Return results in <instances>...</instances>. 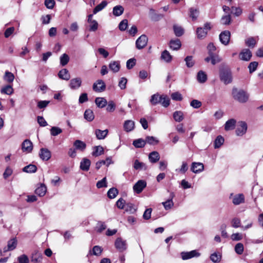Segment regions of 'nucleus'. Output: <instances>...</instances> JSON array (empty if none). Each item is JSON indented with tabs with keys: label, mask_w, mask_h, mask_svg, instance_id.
Instances as JSON below:
<instances>
[{
	"label": "nucleus",
	"mask_w": 263,
	"mask_h": 263,
	"mask_svg": "<svg viewBox=\"0 0 263 263\" xmlns=\"http://www.w3.org/2000/svg\"><path fill=\"white\" fill-rule=\"evenodd\" d=\"M219 78L221 81L227 85L232 83L233 76L232 71L228 66H222L219 70Z\"/></svg>",
	"instance_id": "f257e3e1"
},
{
	"label": "nucleus",
	"mask_w": 263,
	"mask_h": 263,
	"mask_svg": "<svg viewBox=\"0 0 263 263\" xmlns=\"http://www.w3.org/2000/svg\"><path fill=\"white\" fill-rule=\"evenodd\" d=\"M232 95L235 100L240 103H245L249 99V95L244 90L236 88L233 89Z\"/></svg>",
	"instance_id": "f03ea898"
},
{
	"label": "nucleus",
	"mask_w": 263,
	"mask_h": 263,
	"mask_svg": "<svg viewBox=\"0 0 263 263\" xmlns=\"http://www.w3.org/2000/svg\"><path fill=\"white\" fill-rule=\"evenodd\" d=\"M211 29V24L206 23L203 27H198L196 30V34L198 39H203L207 35L208 31Z\"/></svg>",
	"instance_id": "7ed1b4c3"
},
{
	"label": "nucleus",
	"mask_w": 263,
	"mask_h": 263,
	"mask_svg": "<svg viewBox=\"0 0 263 263\" xmlns=\"http://www.w3.org/2000/svg\"><path fill=\"white\" fill-rule=\"evenodd\" d=\"M231 224L232 226L234 228L240 227L242 229V230H246L252 227L253 222L252 221H250L246 226H241L240 225V219L238 218L235 217L232 219Z\"/></svg>",
	"instance_id": "20e7f679"
},
{
	"label": "nucleus",
	"mask_w": 263,
	"mask_h": 263,
	"mask_svg": "<svg viewBox=\"0 0 263 263\" xmlns=\"http://www.w3.org/2000/svg\"><path fill=\"white\" fill-rule=\"evenodd\" d=\"M148 38L144 35H141L136 42V45L137 48L138 49H141L145 47L147 43Z\"/></svg>",
	"instance_id": "39448f33"
},
{
	"label": "nucleus",
	"mask_w": 263,
	"mask_h": 263,
	"mask_svg": "<svg viewBox=\"0 0 263 263\" xmlns=\"http://www.w3.org/2000/svg\"><path fill=\"white\" fill-rule=\"evenodd\" d=\"M200 254L196 250H192L190 252H182L181 253V258L183 260H187L194 257H199Z\"/></svg>",
	"instance_id": "423d86ee"
},
{
	"label": "nucleus",
	"mask_w": 263,
	"mask_h": 263,
	"mask_svg": "<svg viewBox=\"0 0 263 263\" xmlns=\"http://www.w3.org/2000/svg\"><path fill=\"white\" fill-rule=\"evenodd\" d=\"M252 52L249 49H243L239 54V58L241 60L249 61L252 57Z\"/></svg>",
	"instance_id": "0eeeda50"
},
{
	"label": "nucleus",
	"mask_w": 263,
	"mask_h": 263,
	"mask_svg": "<svg viewBox=\"0 0 263 263\" xmlns=\"http://www.w3.org/2000/svg\"><path fill=\"white\" fill-rule=\"evenodd\" d=\"M115 246L117 249L120 252L125 251L127 248L126 242L121 238H117L115 242Z\"/></svg>",
	"instance_id": "6e6552de"
},
{
	"label": "nucleus",
	"mask_w": 263,
	"mask_h": 263,
	"mask_svg": "<svg viewBox=\"0 0 263 263\" xmlns=\"http://www.w3.org/2000/svg\"><path fill=\"white\" fill-rule=\"evenodd\" d=\"M146 186V181L143 180H140L135 184L133 186V190L137 194H139L142 192Z\"/></svg>",
	"instance_id": "1a4fd4ad"
},
{
	"label": "nucleus",
	"mask_w": 263,
	"mask_h": 263,
	"mask_svg": "<svg viewBox=\"0 0 263 263\" xmlns=\"http://www.w3.org/2000/svg\"><path fill=\"white\" fill-rule=\"evenodd\" d=\"M231 33L229 31H224L219 35V40L221 43L227 45L229 44L230 40Z\"/></svg>",
	"instance_id": "9d476101"
},
{
	"label": "nucleus",
	"mask_w": 263,
	"mask_h": 263,
	"mask_svg": "<svg viewBox=\"0 0 263 263\" xmlns=\"http://www.w3.org/2000/svg\"><path fill=\"white\" fill-rule=\"evenodd\" d=\"M40 158L43 161H48L51 157V152L46 148H42L39 152Z\"/></svg>",
	"instance_id": "9b49d317"
},
{
	"label": "nucleus",
	"mask_w": 263,
	"mask_h": 263,
	"mask_svg": "<svg viewBox=\"0 0 263 263\" xmlns=\"http://www.w3.org/2000/svg\"><path fill=\"white\" fill-rule=\"evenodd\" d=\"M204 170V165L201 162H193L191 165V170L195 174L202 172Z\"/></svg>",
	"instance_id": "f8f14e48"
},
{
	"label": "nucleus",
	"mask_w": 263,
	"mask_h": 263,
	"mask_svg": "<svg viewBox=\"0 0 263 263\" xmlns=\"http://www.w3.org/2000/svg\"><path fill=\"white\" fill-rule=\"evenodd\" d=\"M106 85L104 81L102 80H98L93 84V89L95 91L102 92L105 90Z\"/></svg>",
	"instance_id": "ddd939ff"
},
{
	"label": "nucleus",
	"mask_w": 263,
	"mask_h": 263,
	"mask_svg": "<svg viewBox=\"0 0 263 263\" xmlns=\"http://www.w3.org/2000/svg\"><path fill=\"white\" fill-rule=\"evenodd\" d=\"M22 149L24 152L29 153L33 149V144L30 140L26 139L22 144Z\"/></svg>",
	"instance_id": "4468645a"
},
{
	"label": "nucleus",
	"mask_w": 263,
	"mask_h": 263,
	"mask_svg": "<svg viewBox=\"0 0 263 263\" xmlns=\"http://www.w3.org/2000/svg\"><path fill=\"white\" fill-rule=\"evenodd\" d=\"M82 84V80L80 78L72 79L69 83V87L72 89H78Z\"/></svg>",
	"instance_id": "2eb2a0df"
},
{
	"label": "nucleus",
	"mask_w": 263,
	"mask_h": 263,
	"mask_svg": "<svg viewBox=\"0 0 263 263\" xmlns=\"http://www.w3.org/2000/svg\"><path fill=\"white\" fill-rule=\"evenodd\" d=\"M247 130V125L246 122L241 121L239 122V127H238L236 130V133L237 136H242L245 134Z\"/></svg>",
	"instance_id": "dca6fc26"
},
{
	"label": "nucleus",
	"mask_w": 263,
	"mask_h": 263,
	"mask_svg": "<svg viewBox=\"0 0 263 263\" xmlns=\"http://www.w3.org/2000/svg\"><path fill=\"white\" fill-rule=\"evenodd\" d=\"M42 255L41 253L37 251H34L31 257V260L34 263H42Z\"/></svg>",
	"instance_id": "f3484780"
},
{
	"label": "nucleus",
	"mask_w": 263,
	"mask_h": 263,
	"mask_svg": "<svg viewBox=\"0 0 263 263\" xmlns=\"http://www.w3.org/2000/svg\"><path fill=\"white\" fill-rule=\"evenodd\" d=\"M17 240L15 238H13L8 242L7 247L4 248V252H6L9 251L13 250L16 247Z\"/></svg>",
	"instance_id": "a211bd4d"
},
{
	"label": "nucleus",
	"mask_w": 263,
	"mask_h": 263,
	"mask_svg": "<svg viewBox=\"0 0 263 263\" xmlns=\"http://www.w3.org/2000/svg\"><path fill=\"white\" fill-rule=\"evenodd\" d=\"M175 195L173 193H171L170 195V199L166 200L165 202H163L162 204H163L164 209L166 210H168L171 209L174 205V203L173 201V199Z\"/></svg>",
	"instance_id": "6ab92c4d"
},
{
	"label": "nucleus",
	"mask_w": 263,
	"mask_h": 263,
	"mask_svg": "<svg viewBox=\"0 0 263 263\" xmlns=\"http://www.w3.org/2000/svg\"><path fill=\"white\" fill-rule=\"evenodd\" d=\"M91 164L90 161L87 158H83L80 163V168L84 171L89 170Z\"/></svg>",
	"instance_id": "aec40b11"
},
{
	"label": "nucleus",
	"mask_w": 263,
	"mask_h": 263,
	"mask_svg": "<svg viewBox=\"0 0 263 263\" xmlns=\"http://www.w3.org/2000/svg\"><path fill=\"white\" fill-rule=\"evenodd\" d=\"M109 68L113 72H118L120 69V64L119 61H111L109 64Z\"/></svg>",
	"instance_id": "412c9836"
},
{
	"label": "nucleus",
	"mask_w": 263,
	"mask_h": 263,
	"mask_svg": "<svg viewBox=\"0 0 263 263\" xmlns=\"http://www.w3.org/2000/svg\"><path fill=\"white\" fill-rule=\"evenodd\" d=\"M47 192V187L44 184H41L40 186L36 189L35 193L40 197L44 196Z\"/></svg>",
	"instance_id": "4be33fe9"
},
{
	"label": "nucleus",
	"mask_w": 263,
	"mask_h": 263,
	"mask_svg": "<svg viewBox=\"0 0 263 263\" xmlns=\"http://www.w3.org/2000/svg\"><path fill=\"white\" fill-rule=\"evenodd\" d=\"M108 133V130L107 129L102 130L97 129L95 131V135L98 139L101 140L104 139L107 136Z\"/></svg>",
	"instance_id": "5701e85b"
},
{
	"label": "nucleus",
	"mask_w": 263,
	"mask_h": 263,
	"mask_svg": "<svg viewBox=\"0 0 263 263\" xmlns=\"http://www.w3.org/2000/svg\"><path fill=\"white\" fill-rule=\"evenodd\" d=\"M123 126L126 132H130L134 128L135 122L132 120H126L125 121Z\"/></svg>",
	"instance_id": "b1692460"
},
{
	"label": "nucleus",
	"mask_w": 263,
	"mask_h": 263,
	"mask_svg": "<svg viewBox=\"0 0 263 263\" xmlns=\"http://www.w3.org/2000/svg\"><path fill=\"white\" fill-rule=\"evenodd\" d=\"M148 159L151 162L153 163H156L160 159V155L156 151H153L149 153Z\"/></svg>",
	"instance_id": "393cba45"
},
{
	"label": "nucleus",
	"mask_w": 263,
	"mask_h": 263,
	"mask_svg": "<svg viewBox=\"0 0 263 263\" xmlns=\"http://www.w3.org/2000/svg\"><path fill=\"white\" fill-rule=\"evenodd\" d=\"M95 103L96 105L99 108H103L107 104V100L105 98L101 97L96 98Z\"/></svg>",
	"instance_id": "a878e982"
},
{
	"label": "nucleus",
	"mask_w": 263,
	"mask_h": 263,
	"mask_svg": "<svg viewBox=\"0 0 263 263\" xmlns=\"http://www.w3.org/2000/svg\"><path fill=\"white\" fill-rule=\"evenodd\" d=\"M236 121L234 119H231L228 120L224 125V129L226 130H232L235 128Z\"/></svg>",
	"instance_id": "bb28decb"
},
{
	"label": "nucleus",
	"mask_w": 263,
	"mask_h": 263,
	"mask_svg": "<svg viewBox=\"0 0 263 263\" xmlns=\"http://www.w3.org/2000/svg\"><path fill=\"white\" fill-rule=\"evenodd\" d=\"M58 76L60 79L65 80H68L70 78V74L66 69H63L60 70L58 73Z\"/></svg>",
	"instance_id": "cd10ccee"
},
{
	"label": "nucleus",
	"mask_w": 263,
	"mask_h": 263,
	"mask_svg": "<svg viewBox=\"0 0 263 263\" xmlns=\"http://www.w3.org/2000/svg\"><path fill=\"white\" fill-rule=\"evenodd\" d=\"M124 8L121 5H117L113 8L112 13L116 16L121 15L124 12Z\"/></svg>",
	"instance_id": "c85d7f7f"
},
{
	"label": "nucleus",
	"mask_w": 263,
	"mask_h": 263,
	"mask_svg": "<svg viewBox=\"0 0 263 263\" xmlns=\"http://www.w3.org/2000/svg\"><path fill=\"white\" fill-rule=\"evenodd\" d=\"M162 95L160 96L158 93H156L152 96L150 99V102L153 105H156L161 102Z\"/></svg>",
	"instance_id": "c756f323"
},
{
	"label": "nucleus",
	"mask_w": 263,
	"mask_h": 263,
	"mask_svg": "<svg viewBox=\"0 0 263 263\" xmlns=\"http://www.w3.org/2000/svg\"><path fill=\"white\" fill-rule=\"evenodd\" d=\"M245 200L244 196L242 194L235 195L233 199V203L235 205H238L243 203Z\"/></svg>",
	"instance_id": "7c9ffc66"
},
{
	"label": "nucleus",
	"mask_w": 263,
	"mask_h": 263,
	"mask_svg": "<svg viewBox=\"0 0 263 263\" xmlns=\"http://www.w3.org/2000/svg\"><path fill=\"white\" fill-rule=\"evenodd\" d=\"M133 144L136 148H142L144 147L146 144V141L145 140L139 138L135 140L133 142Z\"/></svg>",
	"instance_id": "2f4dec72"
},
{
	"label": "nucleus",
	"mask_w": 263,
	"mask_h": 263,
	"mask_svg": "<svg viewBox=\"0 0 263 263\" xmlns=\"http://www.w3.org/2000/svg\"><path fill=\"white\" fill-rule=\"evenodd\" d=\"M181 45V42L179 39H176V40H172L170 43V48L173 50L179 49L180 48Z\"/></svg>",
	"instance_id": "473e14b6"
},
{
	"label": "nucleus",
	"mask_w": 263,
	"mask_h": 263,
	"mask_svg": "<svg viewBox=\"0 0 263 263\" xmlns=\"http://www.w3.org/2000/svg\"><path fill=\"white\" fill-rule=\"evenodd\" d=\"M84 118L88 121H91L94 119L95 116L92 110L86 109L84 114Z\"/></svg>",
	"instance_id": "72a5a7b5"
},
{
	"label": "nucleus",
	"mask_w": 263,
	"mask_h": 263,
	"mask_svg": "<svg viewBox=\"0 0 263 263\" xmlns=\"http://www.w3.org/2000/svg\"><path fill=\"white\" fill-rule=\"evenodd\" d=\"M189 15L193 21L196 20L199 15V10L198 9L192 7L189 9Z\"/></svg>",
	"instance_id": "f704fd0d"
},
{
	"label": "nucleus",
	"mask_w": 263,
	"mask_h": 263,
	"mask_svg": "<svg viewBox=\"0 0 263 263\" xmlns=\"http://www.w3.org/2000/svg\"><path fill=\"white\" fill-rule=\"evenodd\" d=\"M73 145L75 146L76 149L82 151H84L86 148V144L84 142L79 140H76L73 143Z\"/></svg>",
	"instance_id": "c9c22d12"
},
{
	"label": "nucleus",
	"mask_w": 263,
	"mask_h": 263,
	"mask_svg": "<svg viewBox=\"0 0 263 263\" xmlns=\"http://www.w3.org/2000/svg\"><path fill=\"white\" fill-rule=\"evenodd\" d=\"M197 79L199 83H204L207 80L206 74L203 71H199L197 76Z\"/></svg>",
	"instance_id": "e433bc0d"
},
{
	"label": "nucleus",
	"mask_w": 263,
	"mask_h": 263,
	"mask_svg": "<svg viewBox=\"0 0 263 263\" xmlns=\"http://www.w3.org/2000/svg\"><path fill=\"white\" fill-rule=\"evenodd\" d=\"M161 58L162 60L167 63L171 62L172 59L171 55L169 52L166 50L162 52Z\"/></svg>",
	"instance_id": "4c0bfd02"
},
{
	"label": "nucleus",
	"mask_w": 263,
	"mask_h": 263,
	"mask_svg": "<svg viewBox=\"0 0 263 263\" xmlns=\"http://www.w3.org/2000/svg\"><path fill=\"white\" fill-rule=\"evenodd\" d=\"M1 92L2 93L11 95L13 93V89L12 86L8 85L3 87L1 89Z\"/></svg>",
	"instance_id": "58836bf2"
},
{
	"label": "nucleus",
	"mask_w": 263,
	"mask_h": 263,
	"mask_svg": "<svg viewBox=\"0 0 263 263\" xmlns=\"http://www.w3.org/2000/svg\"><path fill=\"white\" fill-rule=\"evenodd\" d=\"M134 167L136 170H146L147 169L146 164L143 162H139L138 160L135 161Z\"/></svg>",
	"instance_id": "ea45409f"
},
{
	"label": "nucleus",
	"mask_w": 263,
	"mask_h": 263,
	"mask_svg": "<svg viewBox=\"0 0 263 263\" xmlns=\"http://www.w3.org/2000/svg\"><path fill=\"white\" fill-rule=\"evenodd\" d=\"M245 44L248 47L253 48L256 44L255 39L253 37H250L245 40Z\"/></svg>",
	"instance_id": "a19ab883"
},
{
	"label": "nucleus",
	"mask_w": 263,
	"mask_h": 263,
	"mask_svg": "<svg viewBox=\"0 0 263 263\" xmlns=\"http://www.w3.org/2000/svg\"><path fill=\"white\" fill-rule=\"evenodd\" d=\"M173 118L177 122H181L183 120V113L181 111H176L173 114Z\"/></svg>",
	"instance_id": "79ce46f5"
},
{
	"label": "nucleus",
	"mask_w": 263,
	"mask_h": 263,
	"mask_svg": "<svg viewBox=\"0 0 263 263\" xmlns=\"http://www.w3.org/2000/svg\"><path fill=\"white\" fill-rule=\"evenodd\" d=\"M37 167L35 165L29 164L27 166H25L23 171L28 173H35L36 171Z\"/></svg>",
	"instance_id": "37998d69"
},
{
	"label": "nucleus",
	"mask_w": 263,
	"mask_h": 263,
	"mask_svg": "<svg viewBox=\"0 0 263 263\" xmlns=\"http://www.w3.org/2000/svg\"><path fill=\"white\" fill-rule=\"evenodd\" d=\"M107 5V3L104 1H102L100 4L97 5L93 9V14H96L98 12L101 11L103 9H104Z\"/></svg>",
	"instance_id": "c03bdc74"
},
{
	"label": "nucleus",
	"mask_w": 263,
	"mask_h": 263,
	"mask_svg": "<svg viewBox=\"0 0 263 263\" xmlns=\"http://www.w3.org/2000/svg\"><path fill=\"white\" fill-rule=\"evenodd\" d=\"M118 194V191L116 188L115 187L110 189L107 192L108 197L110 199L115 198Z\"/></svg>",
	"instance_id": "a18cd8bd"
},
{
	"label": "nucleus",
	"mask_w": 263,
	"mask_h": 263,
	"mask_svg": "<svg viewBox=\"0 0 263 263\" xmlns=\"http://www.w3.org/2000/svg\"><path fill=\"white\" fill-rule=\"evenodd\" d=\"M173 29L174 33L177 36H180L183 35L184 33L183 29L181 27L178 25H174Z\"/></svg>",
	"instance_id": "49530a36"
},
{
	"label": "nucleus",
	"mask_w": 263,
	"mask_h": 263,
	"mask_svg": "<svg viewBox=\"0 0 263 263\" xmlns=\"http://www.w3.org/2000/svg\"><path fill=\"white\" fill-rule=\"evenodd\" d=\"M224 142V138L221 136H218L215 140L214 147L215 148H219Z\"/></svg>",
	"instance_id": "de8ad7c7"
},
{
	"label": "nucleus",
	"mask_w": 263,
	"mask_h": 263,
	"mask_svg": "<svg viewBox=\"0 0 263 263\" xmlns=\"http://www.w3.org/2000/svg\"><path fill=\"white\" fill-rule=\"evenodd\" d=\"M4 78L7 82L12 83L14 79V76L12 73L7 71L5 72Z\"/></svg>",
	"instance_id": "09e8293b"
},
{
	"label": "nucleus",
	"mask_w": 263,
	"mask_h": 263,
	"mask_svg": "<svg viewBox=\"0 0 263 263\" xmlns=\"http://www.w3.org/2000/svg\"><path fill=\"white\" fill-rule=\"evenodd\" d=\"M146 143L150 145H155L158 143L159 140L153 136H147L145 138Z\"/></svg>",
	"instance_id": "8fccbe9b"
},
{
	"label": "nucleus",
	"mask_w": 263,
	"mask_h": 263,
	"mask_svg": "<svg viewBox=\"0 0 263 263\" xmlns=\"http://www.w3.org/2000/svg\"><path fill=\"white\" fill-rule=\"evenodd\" d=\"M94 149L92 153V155L94 156H99L103 154L104 149L101 146H95Z\"/></svg>",
	"instance_id": "3c124183"
},
{
	"label": "nucleus",
	"mask_w": 263,
	"mask_h": 263,
	"mask_svg": "<svg viewBox=\"0 0 263 263\" xmlns=\"http://www.w3.org/2000/svg\"><path fill=\"white\" fill-rule=\"evenodd\" d=\"M160 103H161L163 107H167L170 104V100L166 96L162 95L161 102Z\"/></svg>",
	"instance_id": "603ef678"
},
{
	"label": "nucleus",
	"mask_w": 263,
	"mask_h": 263,
	"mask_svg": "<svg viewBox=\"0 0 263 263\" xmlns=\"http://www.w3.org/2000/svg\"><path fill=\"white\" fill-rule=\"evenodd\" d=\"M107 106L106 107V110L108 112H112L115 111L116 109V104L113 101H109L107 102Z\"/></svg>",
	"instance_id": "864d4df0"
},
{
	"label": "nucleus",
	"mask_w": 263,
	"mask_h": 263,
	"mask_svg": "<svg viewBox=\"0 0 263 263\" xmlns=\"http://www.w3.org/2000/svg\"><path fill=\"white\" fill-rule=\"evenodd\" d=\"M69 61V56L66 53H64L60 57V63L62 66L66 65L68 63Z\"/></svg>",
	"instance_id": "5fc2aeb1"
},
{
	"label": "nucleus",
	"mask_w": 263,
	"mask_h": 263,
	"mask_svg": "<svg viewBox=\"0 0 263 263\" xmlns=\"http://www.w3.org/2000/svg\"><path fill=\"white\" fill-rule=\"evenodd\" d=\"M244 250L243 245L241 243H238L236 245L235 247V252L241 255L242 254Z\"/></svg>",
	"instance_id": "6e6d98bb"
},
{
	"label": "nucleus",
	"mask_w": 263,
	"mask_h": 263,
	"mask_svg": "<svg viewBox=\"0 0 263 263\" xmlns=\"http://www.w3.org/2000/svg\"><path fill=\"white\" fill-rule=\"evenodd\" d=\"M127 82V80L124 77H122L120 79L118 86L121 89H125L126 88Z\"/></svg>",
	"instance_id": "4d7b16f0"
},
{
	"label": "nucleus",
	"mask_w": 263,
	"mask_h": 263,
	"mask_svg": "<svg viewBox=\"0 0 263 263\" xmlns=\"http://www.w3.org/2000/svg\"><path fill=\"white\" fill-rule=\"evenodd\" d=\"M127 26L128 21L126 19H124L119 23V28L122 31H125L126 29Z\"/></svg>",
	"instance_id": "13d9d810"
},
{
	"label": "nucleus",
	"mask_w": 263,
	"mask_h": 263,
	"mask_svg": "<svg viewBox=\"0 0 263 263\" xmlns=\"http://www.w3.org/2000/svg\"><path fill=\"white\" fill-rule=\"evenodd\" d=\"M62 132L61 128L58 127H52L50 129V133L52 136H56Z\"/></svg>",
	"instance_id": "bf43d9fd"
},
{
	"label": "nucleus",
	"mask_w": 263,
	"mask_h": 263,
	"mask_svg": "<svg viewBox=\"0 0 263 263\" xmlns=\"http://www.w3.org/2000/svg\"><path fill=\"white\" fill-rule=\"evenodd\" d=\"M190 105L194 108L197 109L201 106L202 103L198 100L194 99L190 102Z\"/></svg>",
	"instance_id": "052dcab7"
},
{
	"label": "nucleus",
	"mask_w": 263,
	"mask_h": 263,
	"mask_svg": "<svg viewBox=\"0 0 263 263\" xmlns=\"http://www.w3.org/2000/svg\"><path fill=\"white\" fill-rule=\"evenodd\" d=\"M96 186L99 189L107 187L106 178L104 177L102 180L99 181L97 183Z\"/></svg>",
	"instance_id": "680f3d73"
},
{
	"label": "nucleus",
	"mask_w": 263,
	"mask_h": 263,
	"mask_svg": "<svg viewBox=\"0 0 263 263\" xmlns=\"http://www.w3.org/2000/svg\"><path fill=\"white\" fill-rule=\"evenodd\" d=\"M221 255L216 253H214L211 255L210 259L214 262H218L220 261Z\"/></svg>",
	"instance_id": "e2e57ef3"
},
{
	"label": "nucleus",
	"mask_w": 263,
	"mask_h": 263,
	"mask_svg": "<svg viewBox=\"0 0 263 263\" xmlns=\"http://www.w3.org/2000/svg\"><path fill=\"white\" fill-rule=\"evenodd\" d=\"M185 61L186 66L189 68L193 67L194 65V62L193 60V57L192 56L186 57L185 59Z\"/></svg>",
	"instance_id": "0e129e2a"
},
{
	"label": "nucleus",
	"mask_w": 263,
	"mask_h": 263,
	"mask_svg": "<svg viewBox=\"0 0 263 263\" xmlns=\"http://www.w3.org/2000/svg\"><path fill=\"white\" fill-rule=\"evenodd\" d=\"M231 20L230 15L223 16L221 18V23L223 25H229L231 22Z\"/></svg>",
	"instance_id": "69168bd1"
},
{
	"label": "nucleus",
	"mask_w": 263,
	"mask_h": 263,
	"mask_svg": "<svg viewBox=\"0 0 263 263\" xmlns=\"http://www.w3.org/2000/svg\"><path fill=\"white\" fill-rule=\"evenodd\" d=\"M171 98L173 100L181 101L182 100V96L179 92H175L171 95Z\"/></svg>",
	"instance_id": "338daca9"
},
{
	"label": "nucleus",
	"mask_w": 263,
	"mask_h": 263,
	"mask_svg": "<svg viewBox=\"0 0 263 263\" xmlns=\"http://www.w3.org/2000/svg\"><path fill=\"white\" fill-rule=\"evenodd\" d=\"M19 263H29V260L26 255L23 254L17 258Z\"/></svg>",
	"instance_id": "774afa93"
}]
</instances>
